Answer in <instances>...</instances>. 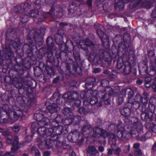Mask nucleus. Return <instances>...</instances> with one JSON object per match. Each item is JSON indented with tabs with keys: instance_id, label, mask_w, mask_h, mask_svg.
<instances>
[{
	"instance_id": "28",
	"label": "nucleus",
	"mask_w": 156,
	"mask_h": 156,
	"mask_svg": "<svg viewBox=\"0 0 156 156\" xmlns=\"http://www.w3.org/2000/svg\"><path fill=\"white\" fill-rule=\"evenodd\" d=\"M62 117L60 115L56 114L55 118H53V119L55 121L53 122H56V123L58 124L59 122H62Z\"/></svg>"
},
{
	"instance_id": "7",
	"label": "nucleus",
	"mask_w": 156,
	"mask_h": 156,
	"mask_svg": "<svg viewBox=\"0 0 156 156\" xmlns=\"http://www.w3.org/2000/svg\"><path fill=\"white\" fill-rule=\"evenodd\" d=\"M97 34L100 37L101 40L102 41L103 45L104 47H105V43L106 42L107 45L106 48H108L109 47L108 45V39L106 35H105L103 32L102 30L99 29H98L97 30Z\"/></svg>"
},
{
	"instance_id": "8",
	"label": "nucleus",
	"mask_w": 156,
	"mask_h": 156,
	"mask_svg": "<svg viewBox=\"0 0 156 156\" xmlns=\"http://www.w3.org/2000/svg\"><path fill=\"white\" fill-rule=\"evenodd\" d=\"M117 67L119 69H121L122 71L126 74H129L130 73V67L129 66L126 65H122L120 63L117 62Z\"/></svg>"
},
{
	"instance_id": "38",
	"label": "nucleus",
	"mask_w": 156,
	"mask_h": 156,
	"mask_svg": "<svg viewBox=\"0 0 156 156\" xmlns=\"http://www.w3.org/2000/svg\"><path fill=\"white\" fill-rule=\"evenodd\" d=\"M135 154L136 156H140L142 153L140 150L138 149L136 151Z\"/></svg>"
},
{
	"instance_id": "46",
	"label": "nucleus",
	"mask_w": 156,
	"mask_h": 156,
	"mask_svg": "<svg viewBox=\"0 0 156 156\" xmlns=\"http://www.w3.org/2000/svg\"><path fill=\"white\" fill-rule=\"evenodd\" d=\"M36 150H37L36 148L35 147H33L31 149V152L33 154H34L36 152Z\"/></svg>"
},
{
	"instance_id": "50",
	"label": "nucleus",
	"mask_w": 156,
	"mask_h": 156,
	"mask_svg": "<svg viewBox=\"0 0 156 156\" xmlns=\"http://www.w3.org/2000/svg\"><path fill=\"white\" fill-rule=\"evenodd\" d=\"M44 155L45 156H49L50 155V153L49 151H47L44 152Z\"/></svg>"
},
{
	"instance_id": "47",
	"label": "nucleus",
	"mask_w": 156,
	"mask_h": 156,
	"mask_svg": "<svg viewBox=\"0 0 156 156\" xmlns=\"http://www.w3.org/2000/svg\"><path fill=\"white\" fill-rule=\"evenodd\" d=\"M59 79V78L58 77L55 78L53 79V82L54 83H57Z\"/></svg>"
},
{
	"instance_id": "30",
	"label": "nucleus",
	"mask_w": 156,
	"mask_h": 156,
	"mask_svg": "<svg viewBox=\"0 0 156 156\" xmlns=\"http://www.w3.org/2000/svg\"><path fill=\"white\" fill-rule=\"evenodd\" d=\"M48 139L45 142V147L48 148H49L51 147L52 146V141L49 139L50 138V136H48Z\"/></svg>"
},
{
	"instance_id": "57",
	"label": "nucleus",
	"mask_w": 156,
	"mask_h": 156,
	"mask_svg": "<svg viewBox=\"0 0 156 156\" xmlns=\"http://www.w3.org/2000/svg\"><path fill=\"white\" fill-rule=\"evenodd\" d=\"M119 101V104H122V103L123 101V99L122 98H121L118 99V101Z\"/></svg>"
},
{
	"instance_id": "19",
	"label": "nucleus",
	"mask_w": 156,
	"mask_h": 156,
	"mask_svg": "<svg viewBox=\"0 0 156 156\" xmlns=\"http://www.w3.org/2000/svg\"><path fill=\"white\" fill-rule=\"evenodd\" d=\"M90 101V104L94 105L96 104L98 106H100L101 104L99 103L98 102V100L95 97H93V96L90 98L89 99Z\"/></svg>"
},
{
	"instance_id": "5",
	"label": "nucleus",
	"mask_w": 156,
	"mask_h": 156,
	"mask_svg": "<svg viewBox=\"0 0 156 156\" xmlns=\"http://www.w3.org/2000/svg\"><path fill=\"white\" fill-rule=\"evenodd\" d=\"M12 109L14 111L11 112V115L13 116V117L12 118V119L13 121H16L23 115V111L16 105H13L12 106Z\"/></svg>"
},
{
	"instance_id": "4",
	"label": "nucleus",
	"mask_w": 156,
	"mask_h": 156,
	"mask_svg": "<svg viewBox=\"0 0 156 156\" xmlns=\"http://www.w3.org/2000/svg\"><path fill=\"white\" fill-rule=\"evenodd\" d=\"M0 132H2V134L4 136H7L6 139L7 143L10 144L12 147H19V139L17 136H15L14 137V139L12 140V133L9 131H3V129L0 127Z\"/></svg>"
},
{
	"instance_id": "14",
	"label": "nucleus",
	"mask_w": 156,
	"mask_h": 156,
	"mask_svg": "<svg viewBox=\"0 0 156 156\" xmlns=\"http://www.w3.org/2000/svg\"><path fill=\"white\" fill-rule=\"evenodd\" d=\"M113 93V91L112 89L110 87L106 88L104 92L99 93L98 96L100 98L104 99L106 98V94L108 95H112Z\"/></svg>"
},
{
	"instance_id": "63",
	"label": "nucleus",
	"mask_w": 156,
	"mask_h": 156,
	"mask_svg": "<svg viewBox=\"0 0 156 156\" xmlns=\"http://www.w3.org/2000/svg\"><path fill=\"white\" fill-rule=\"evenodd\" d=\"M155 14V10L153 11L152 12V15L153 17H156V14L155 16H153L154 14Z\"/></svg>"
},
{
	"instance_id": "48",
	"label": "nucleus",
	"mask_w": 156,
	"mask_h": 156,
	"mask_svg": "<svg viewBox=\"0 0 156 156\" xmlns=\"http://www.w3.org/2000/svg\"><path fill=\"white\" fill-rule=\"evenodd\" d=\"M140 147V144H135L133 145V147L136 149Z\"/></svg>"
},
{
	"instance_id": "62",
	"label": "nucleus",
	"mask_w": 156,
	"mask_h": 156,
	"mask_svg": "<svg viewBox=\"0 0 156 156\" xmlns=\"http://www.w3.org/2000/svg\"><path fill=\"white\" fill-rule=\"evenodd\" d=\"M108 154H111L112 153V150L110 149H108Z\"/></svg>"
},
{
	"instance_id": "40",
	"label": "nucleus",
	"mask_w": 156,
	"mask_h": 156,
	"mask_svg": "<svg viewBox=\"0 0 156 156\" xmlns=\"http://www.w3.org/2000/svg\"><path fill=\"white\" fill-rule=\"evenodd\" d=\"M41 126L40 123V122H38L37 121L33 122L31 124L32 127L38 126Z\"/></svg>"
},
{
	"instance_id": "55",
	"label": "nucleus",
	"mask_w": 156,
	"mask_h": 156,
	"mask_svg": "<svg viewBox=\"0 0 156 156\" xmlns=\"http://www.w3.org/2000/svg\"><path fill=\"white\" fill-rule=\"evenodd\" d=\"M67 69L66 70L69 72V73H72V72L70 70V68L69 65H67Z\"/></svg>"
},
{
	"instance_id": "35",
	"label": "nucleus",
	"mask_w": 156,
	"mask_h": 156,
	"mask_svg": "<svg viewBox=\"0 0 156 156\" xmlns=\"http://www.w3.org/2000/svg\"><path fill=\"white\" fill-rule=\"evenodd\" d=\"M147 130L149 131L147 132H149V133H151L152 134V132H153L154 133H156V127H145Z\"/></svg>"
},
{
	"instance_id": "10",
	"label": "nucleus",
	"mask_w": 156,
	"mask_h": 156,
	"mask_svg": "<svg viewBox=\"0 0 156 156\" xmlns=\"http://www.w3.org/2000/svg\"><path fill=\"white\" fill-rule=\"evenodd\" d=\"M100 129L99 127H94L93 130V136L94 137L98 136V135L102 136L104 138L109 136L107 132L105 130H101V133H100L99 132L100 131Z\"/></svg>"
},
{
	"instance_id": "39",
	"label": "nucleus",
	"mask_w": 156,
	"mask_h": 156,
	"mask_svg": "<svg viewBox=\"0 0 156 156\" xmlns=\"http://www.w3.org/2000/svg\"><path fill=\"white\" fill-rule=\"evenodd\" d=\"M45 0H34V2L36 4L39 5L43 3L45 1Z\"/></svg>"
},
{
	"instance_id": "11",
	"label": "nucleus",
	"mask_w": 156,
	"mask_h": 156,
	"mask_svg": "<svg viewBox=\"0 0 156 156\" xmlns=\"http://www.w3.org/2000/svg\"><path fill=\"white\" fill-rule=\"evenodd\" d=\"M22 8V9L24 11V12L25 14H27V12L28 11V10L31 8V6L30 5H29L28 3H25L24 4H21L20 6H17L15 8V12H19L20 11V10L18 9Z\"/></svg>"
},
{
	"instance_id": "49",
	"label": "nucleus",
	"mask_w": 156,
	"mask_h": 156,
	"mask_svg": "<svg viewBox=\"0 0 156 156\" xmlns=\"http://www.w3.org/2000/svg\"><path fill=\"white\" fill-rule=\"evenodd\" d=\"M98 149L99 151L101 152H103L104 150V148L102 146L99 147Z\"/></svg>"
},
{
	"instance_id": "29",
	"label": "nucleus",
	"mask_w": 156,
	"mask_h": 156,
	"mask_svg": "<svg viewBox=\"0 0 156 156\" xmlns=\"http://www.w3.org/2000/svg\"><path fill=\"white\" fill-rule=\"evenodd\" d=\"M34 118L36 120L40 122L43 119V116L41 113H37L34 115Z\"/></svg>"
},
{
	"instance_id": "32",
	"label": "nucleus",
	"mask_w": 156,
	"mask_h": 156,
	"mask_svg": "<svg viewBox=\"0 0 156 156\" xmlns=\"http://www.w3.org/2000/svg\"><path fill=\"white\" fill-rule=\"evenodd\" d=\"M141 118L143 120L146 121L149 119V116L148 114L147 113H143L141 115Z\"/></svg>"
},
{
	"instance_id": "17",
	"label": "nucleus",
	"mask_w": 156,
	"mask_h": 156,
	"mask_svg": "<svg viewBox=\"0 0 156 156\" xmlns=\"http://www.w3.org/2000/svg\"><path fill=\"white\" fill-rule=\"evenodd\" d=\"M47 109L51 113L56 112L58 109V108L56 104H52L47 107Z\"/></svg>"
},
{
	"instance_id": "23",
	"label": "nucleus",
	"mask_w": 156,
	"mask_h": 156,
	"mask_svg": "<svg viewBox=\"0 0 156 156\" xmlns=\"http://www.w3.org/2000/svg\"><path fill=\"white\" fill-rule=\"evenodd\" d=\"M151 136V133H150L149 132H147L146 133L145 137L143 136L141 137L139 136L138 139L140 140L144 141L146 140V139H147L150 138Z\"/></svg>"
},
{
	"instance_id": "26",
	"label": "nucleus",
	"mask_w": 156,
	"mask_h": 156,
	"mask_svg": "<svg viewBox=\"0 0 156 156\" xmlns=\"http://www.w3.org/2000/svg\"><path fill=\"white\" fill-rule=\"evenodd\" d=\"M71 92L66 93L63 95L62 98L66 100V101H68L70 102H71V100H70L71 99L70 95H71Z\"/></svg>"
},
{
	"instance_id": "13",
	"label": "nucleus",
	"mask_w": 156,
	"mask_h": 156,
	"mask_svg": "<svg viewBox=\"0 0 156 156\" xmlns=\"http://www.w3.org/2000/svg\"><path fill=\"white\" fill-rule=\"evenodd\" d=\"M83 102L84 106L81 107L78 110V112L80 114H87L89 113L90 111V105L89 102L87 104H86Z\"/></svg>"
},
{
	"instance_id": "18",
	"label": "nucleus",
	"mask_w": 156,
	"mask_h": 156,
	"mask_svg": "<svg viewBox=\"0 0 156 156\" xmlns=\"http://www.w3.org/2000/svg\"><path fill=\"white\" fill-rule=\"evenodd\" d=\"M82 43L83 44H84L86 46L89 47L93 45V43L89 39H87L81 41L80 43L81 47L83 48V49L84 50H85L81 46L82 45L81 44Z\"/></svg>"
},
{
	"instance_id": "59",
	"label": "nucleus",
	"mask_w": 156,
	"mask_h": 156,
	"mask_svg": "<svg viewBox=\"0 0 156 156\" xmlns=\"http://www.w3.org/2000/svg\"><path fill=\"white\" fill-rule=\"evenodd\" d=\"M21 21L22 22H23V23H26L27 21V20L26 19H23V17H22V18L21 20Z\"/></svg>"
},
{
	"instance_id": "53",
	"label": "nucleus",
	"mask_w": 156,
	"mask_h": 156,
	"mask_svg": "<svg viewBox=\"0 0 156 156\" xmlns=\"http://www.w3.org/2000/svg\"><path fill=\"white\" fill-rule=\"evenodd\" d=\"M151 83H145V87H146L149 88V87H151Z\"/></svg>"
},
{
	"instance_id": "6",
	"label": "nucleus",
	"mask_w": 156,
	"mask_h": 156,
	"mask_svg": "<svg viewBox=\"0 0 156 156\" xmlns=\"http://www.w3.org/2000/svg\"><path fill=\"white\" fill-rule=\"evenodd\" d=\"M62 112L65 115H69V118L66 119L65 121V125L66 126L69 125L72 122L73 113L72 112L71 109L69 108L66 107L62 110Z\"/></svg>"
},
{
	"instance_id": "34",
	"label": "nucleus",
	"mask_w": 156,
	"mask_h": 156,
	"mask_svg": "<svg viewBox=\"0 0 156 156\" xmlns=\"http://www.w3.org/2000/svg\"><path fill=\"white\" fill-rule=\"evenodd\" d=\"M149 103L154 106L156 105V98L154 97L151 98L149 100Z\"/></svg>"
},
{
	"instance_id": "2",
	"label": "nucleus",
	"mask_w": 156,
	"mask_h": 156,
	"mask_svg": "<svg viewBox=\"0 0 156 156\" xmlns=\"http://www.w3.org/2000/svg\"><path fill=\"white\" fill-rule=\"evenodd\" d=\"M127 127L126 129L123 131L118 130L115 131V133L119 138L123 137L124 138L128 139L129 138L131 135L136 133V130L140 133L143 132V127H130L131 129L128 128Z\"/></svg>"
},
{
	"instance_id": "51",
	"label": "nucleus",
	"mask_w": 156,
	"mask_h": 156,
	"mask_svg": "<svg viewBox=\"0 0 156 156\" xmlns=\"http://www.w3.org/2000/svg\"><path fill=\"white\" fill-rule=\"evenodd\" d=\"M36 156H41L40 153L38 150H36V152L34 154Z\"/></svg>"
},
{
	"instance_id": "1",
	"label": "nucleus",
	"mask_w": 156,
	"mask_h": 156,
	"mask_svg": "<svg viewBox=\"0 0 156 156\" xmlns=\"http://www.w3.org/2000/svg\"><path fill=\"white\" fill-rule=\"evenodd\" d=\"M87 80L88 82L86 83V87L88 88L89 90L86 92L82 91L80 94V97L84 99L83 102L87 103V101H89V99L93 96V93H96L97 91L91 90L94 86V82H95V79L94 78H88Z\"/></svg>"
},
{
	"instance_id": "24",
	"label": "nucleus",
	"mask_w": 156,
	"mask_h": 156,
	"mask_svg": "<svg viewBox=\"0 0 156 156\" xmlns=\"http://www.w3.org/2000/svg\"><path fill=\"white\" fill-rule=\"evenodd\" d=\"M50 122L49 120L47 118H43L41 121L40 122L41 127H43V126L48 125Z\"/></svg>"
},
{
	"instance_id": "60",
	"label": "nucleus",
	"mask_w": 156,
	"mask_h": 156,
	"mask_svg": "<svg viewBox=\"0 0 156 156\" xmlns=\"http://www.w3.org/2000/svg\"><path fill=\"white\" fill-rule=\"evenodd\" d=\"M87 3L89 6H91V0H87Z\"/></svg>"
},
{
	"instance_id": "12",
	"label": "nucleus",
	"mask_w": 156,
	"mask_h": 156,
	"mask_svg": "<svg viewBox=\"0 0 156 156\" xmlns=\"http://www.w3.org/2000/svg\"><path fill=\"white\" fill-rule=\"evenodd\" d=\"M88 156H96L98 154V152L96 148L93 146H89L87 149Z\"/></svg>"
},
{
	"instance_id": "56",
	"label": "nucleus",
	"mask_w": 156,
	"mask_h": 156,
	"mask_svg": "<svg viewBox=\"0 0 156 156\" xmlns=\"http://www.w3.org/2000/svg\"><path fill=\"white\" fill-rule=\"evenodd\" d=\"M136 83L138 84H140L143 83V81L141 80H139L136 81Z\"/></svg>"
},
{
	"instance_id": "52",
	"label": "nucleus",
	"mask_w": 156,
	"mask_h": 156,
	"mask_svg": "<svg viewBox=\"0 0 156 156\" xmlns=\"http://www.w3.org/2000/svg\"><path fill=\"white\" fill-rule=\"evenodd\" d=\"M108 82L107 80H103L101 82V84L102 86H103V85H104V83H108Z\"/></svg>"
},
{
	"instance_id": "36",
	"label": "nucleus",
	"mask_w": 156,
	"mask_h": 156,
	"mask_svg": "<svg viewBox=\"0 0 156 156\" xmlns=\"http://www.w3.org/2000/svg\"><path fill=\"white\" fill-rule=\"evenodd\" d=\"M75 71L77 74L80 75L82 74L81 69L79 66H78L76 68H75Z\"/></svg>"
},
{
	"instance_id": "31",
	"label": "nucleus",
	"mask_w": 156,
	"mask_h": 156,
	"mask_svg": "<svg viewBox=\"0 0 156 156\" xmlns=\"http://www.w3.org/2000/svg\"><path fill=\"white\" fill-rule=\"evenodd\" d=\"M47 73L51 76H53L55 75V73L53 69L50 67L47 68Z\"/></svg>"
},
{
	"instance_id": "54",
	"label": "nucleus",
	"mask_w": 156,
	"mask_h": 156,
	"mask_svg": "<svg viewBox=\"0 0 156 156\" xmlns=\"http://www.w3.org/2000/svg\"><path fill=\"white\" fill-rule=\"evenodd\" d=\"M12 45H13V47L14 48H16V47H18L19 46V44L16 42L13 43V44H12Z\"/></svg>"
},
{
	"instance_id": "61",
	"label": "nucleus",
	"mask_w": 156,
	"mask_h": 156,
	"mask_svg": "<svg viewBox=\"0 0 156 156\" xmlns=\"http://www.w3.org/2000/svg\"><path fill=\"white\" fill-rule=\"evenodd\" d=\"M130 0H122V2L124 3H126L129 2Z\"/></svg>"
},
{
	"instance_id": "20",
	"label": "nucleus",
	"mask_w": 156,
	"mask_h": 156,
	"mask_svg": "<svg viewBox=\"0 0 156 156\" xmlns=\"http://www.w3.org/2000/svg\"><path fill=\"white\" fill-rule=\"evenodd\" d=\"M126 92L128 93V98H131L133 95V91L130 88L124 89L121 91V93L124 96L126 95Z\"/></svg>"
},
{
	"instance_id": "22",
	"label": "nucleus",
	"mask_w": 156,
	"mask_h": 156,
	"mask_svg": "<svg viewBox=\"0 0 156 156\" xmlns=\"http://www.w3.org/2000/svg\"><path fill=\"white\" fill-rule=\"evenodd\" d=\"M3 109L6 113V115L10 116L11 115V111L9 106L7 105H4L3 106Z\"/></svg>"
},
{
	"instance_id": "16",
	"label": "nucleus",
	"mask_w": 156,
	"mask_h": 156,
	"mask_svg": "<svg viewBox=\"0 0 156 156\" xmlns=\"http://www.w3.org/2000/svg\"><path fill=\"white\" fill-rule=\"evenodd\" d=\"M45 129V127H39L37 129L38 132L41 135L40 139V142L41 143H43L45 140L44 138L46 136Z\"/></svg>"
},
{
	"instance_id": "64",
	"label": "nucleus",
	"mask_w": 156,
	"mask_h": 156,
	"mask_svg": "<svg viewBox=\"0 0 156 156\" xmlns=\"http://www.w3.org/2000/svg\"><path fill=\"white\" fill-rule=\"evenodd\" d=\"M152 149L156 151V143L154 145Z\"/></svg>"
},
{
	"instance_id": "41",
	"label": "nucleus",
	"mask_w": 156,
	"mask_h": 156,
	"mask_svg": "<svg viewBox=\"0 0 156 156\" xmlns=\"http://www.w3.org/2000/svg\"><path fill=\"white\" fill-rule=\"evenodd\" d=\"M145 83H151V79L150 77H146L145 78Z\"/></svg>"
},
{
	"instance_id": "25",
	"label": "nucleus",
	"mask_w": 156,
	"mask_h": 156,
	"mask_svg": "<svg viewBox=\"0 0 156 156\" xmlns=\"http://www.w3.org/2000/svg\"><path fill=\"white\" fill-rule=\"evenodd\" d=\"M29 14L31 17H37L39 15L38 11L37 10L33 9L30 11Z\"/></svg>"
},
{
	"instance_id": "58",
	"label": "nucleus",
	"mask_w": 156,
	"mask_h": 156,
	"mask_svg": "<svg viewBox=\"0 0 156 156\" xmlns=\"http://www.w3.org/2000/svg\"><path fill=\"white\" fill-rule=\"evenodd\" d=\"M115 151L117 154L119 153L120 152V149L119 148H117L114 150Z\"/></svg>"
},
{
	"instance_id": "3",
	"label": "nucleus",
	"mask_w": 156,
	"mask_h": 156,
	"mask_svg": "<svg viewBox=\"0 0 156 156\" xmlns=\"http://www.w3.org/2000/svg\"><path fill=\"white\" fill-rule=\"evenodd\" d=\"M139 72L140 74L144 75L147 74L153 76L155 74V68L151 66L150 67V70L148 71V67L147 63L146 62H143L140 63L139 65Z\"/></svg>"
},
{
	"instance_id": "44",
	"label": "nucleus",
	"mask_w": 156,
	"mask_h": 156,
	"mask_svg": "<svg viewBox=\"0 0 156 156\" xmlns=\"http://www.w3.org/2000/svg\"><path fill=\"white\" fill-rule=\"evenodd\" d=\"M140 100L141 102H142L144 103H146L147 102V98L145 97L144 98V100H143V98L142 97H141V96H140Z\"/></svg>"
},
{
	"instance_id": "37",
	"label": "nucleus",
	"mask_w": 156,
	"mask_h": 156,
	"mask_svg": "<svg viewBox=\"0 0 156 156\" xmlns=\"http://www.w3.org/2000/svg\"><path fill=\"white\" fill-rule=\"evenodd\" d=\"M152 88L153 89V91L156 93V77L155 79V82L153 83L152 86Z\"/></svg>"
},
{
	"instance_id": "9",
	"label": "nucleus",
	"mask_w": 156,
	"mask_h": 156,
	"mask_svg": "<svg viewBox=\"0 0 156 156\" xmlns=\"http://www.w3.org/2000/svg\"><path fill=\"white\" fill-rule=\"evenodd\" d=\"M71 102H73L77 106L80 105L81 103L80 100L78 99L79 98V94L77 92H71V94L70 95Z\"/></svg>"
},
{
	"instance_id": "42",
	"label": "nucleus",
	"mask_w": 156,
	"mask_h": 156,
	"mask_svg": "<svg viewBox=\"0 0 156 156\" xmlns=\"http://www.w3.org/2000/svg\"><path fill=\"white\" fill-rule=\"evenodd\" d=\"M101 69L99 68H94L93 71V73H96L100 72Z\"/></svg>"
},
{
	"instance_id": "45",
	"label": "nucleus",
	"mask_w": 156,
	"mask_h": 156,
	"mask_svg": "<svg viewBox=\"0 0 156 156\" xmlns=\"http://www.w3.org/2000/svg\"><path fill=\"white\" fill-rule=\"evenodd\" d=\"M12 129L16 133L18 132L20 130V127H12Z\"/></svg>"
},
{
	"instance_id": "15",
	"label": "nucleus",
	"mask_w": 156,
	"mask_h": 156,
	"mask_svg": "<svg viewBox=\"0 0 156 156\" xmlns=\"http://www.w3.org/2000/svg\"><path fill=\"white\" fill-rule=\"evenodd\" d=\"M19 148V147L15 146L12 147L11 148V152H7L4 154H2L0 151V156H14L16 154V151L18 150Z\"/></svg>"
},
{
	"instance_id": "43",
	"label": "nucleus",
	"mask_w": 156,
	"mask_h": 156,
	"mask_svg": "<svg viewBox=\"0 0 156 156\" xmlns=\"http://www.w3.org/2000/svg\"><path fill=\"white\" fill-rule=\"evenodd\" d=\"M32 137V136H27L25 138V139L27 142H29L31 141Z\"/></svg>"
},
{
	"instance_id": "33",
	"label": "nucleus",
	"mask_w": 156,
	"mask_h": 156,
	"mask_svg": "<svg viewBox=\"0 0 156 156\" xmlns=\"http://www.w3.org/2000/svg\"><path fill=\"white\" fill-rule=\"evenodd\" d=\"M72 119L73 121L74 120L76 123H77L79 122L81 120V117L79 116H74L73 115Z\"/></svg>"
},
{
	"instance_id": "27",
	"label": "nucleus",
	"mask_w": 156,
	"mask_h": 156,
	"mask_svg": "<svg viewBox=\"0 0 156 156\" xmlns=\"http://www.w3.org/2000/svg\"><path fill=\"white\" fill-rule=\"evenodd\" d=\"M115 6L116 9L118 8L120 10H122L124 7V4L122 2L120 1L115 5Z\"/></svg>"
},
{
	"instance_id": "21",
	"label": "nucleus",
	"mask_w": 156,
	"mask_h": 156,
	"mask_svg": "<svg viewBox=\"0 0 156 156\" xmlns=\"http://www.w3.org/2000/svg\"><path fill=\"white\" fill-rule=\"evenodd\" d=\"M148 56L152 62H154L156 66V59L155 57V55L154 52L152 51H149L148 52Z\"/></svg>"
}]
</instances>
